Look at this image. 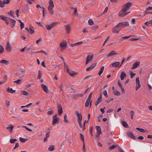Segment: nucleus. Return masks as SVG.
Returning a JSON list of instances; mask_svg holds the SVG:
<instances>
[{
    "mask_svg": "<svg viewBox=\"0 0 152 152\" xmlns=\"http://www.w3.org/2000/svg\"><path fill=\"white\" fill-rule=\"evenodd\" d=\"M120 64L119 62H116L115 63H113L112 64V66L113 67H116L118 66Z\"/></svg>",
    "mask_w": 152,
    "mask_h": 152,
    "instance_id": "26",
    "label": "nucleus"
},
{
    "mask_svg": "<svg viewBox=\"0 0 152 152\" xmlns=\"http://www.w3.org/2000/svg\"><path fill=\"white\" fill-rule=\"evenodd\" d=\"M58 122V118H53L52 124L53 125L57 124Z\"/></svg>",
    "mask_w": 152,
    "mask_h": 152,
    "instance_id": "22",
    "label": "nucleus"
},
{
    "mask_svg": "<svg viewBox=\"0 0 152 152\" xmlns=\"http://www.w3.org/2000/svg\"><path fill=\"white\" fill-rule=\"evenodd\" d=\"M102 100V99L98 98L96 102L95 103V104L96 106H97L99 103Z\"/></svg>",
    "mask_w": 152,
    "mask_h": 152,
    "instance_id": "41",
    "label": "nucleus"
},
{
    "mask_svg": "<svg viewBox=\"0 0 152 152\" xmlns=\"http://www.w3.org/2000/svg\"><path fill=\"white\" fill-rule=\"evenodd\" d=\"M114 94L115 95L119 96L120 95V92L118 91H115L114 92Z\"/></svg>",
    "mask_w": 152,
    "mask_h": 152,
    "instance_id": "57",
    "label": "nucleus"
},
{
    "mask_svg": "<svg viewBox=\"0 0 152 152\" xmlns=\"http://www.w3.org/2000/svg\"><path fill=\"white\" fill-rule=\"evenodd\" d=\"M103 94L106 97H108V95L107 94V91L106 90H105L104 91L103 93Z\"/></svg>",
    "mask_w": 152,
    "mask_h": 152,
    "instance_id": "56",
    "label": "nucleus"
},
{
    "mask_svg": "<svg viewBox=\"0 0 152 152\" xmlns=\"http://www.w3.org/2000/svg\"><path fill=\"white\" fill-rule=\"evenodd\" d=\"M90 101V100L87 99L85 104V106L86 107H87L88 106Z\"/></svg>",
    "mask_w": 152,
    "mask_h": 152,
    "instance_id": "36",
    "label": "nucleus"
},
{
    "mask_svg": "<svg viewBox=\"0 0 152 152\" xmlns=\"http://www.w3.org/2000/svg\"><path fill=\"white\" fill-rule=\"evenodd\" d=\"M10 0H3V4H8L10 2Z\"/></svg>",
    "mask_w": 152,
    "mask_h": 152,
    "instance_id": "40",
    "label": "nucleus"
},
{
    "mask_svg": "<svg viewBox=\"0 0 152 152\" xmlns=\"http://www.w3.org/2000/svg\"><path fill=\"white\" fill-rule=\"evenodd\" d=\"M64 27L66 30L67 33L69 34L70 32V26L69 24H68L64 26Z\"/></svg>",
    "mask_w": 152,
    "mask_h": 152,
    "instance_id": "20",
    "label": "nucleus"
},
{
    "mask_svg": "<svg viewBox=\"0 0 152 152\" xmlns=\"http://www.w3.org/2000/svg\"><path fill=\"white\" fill-rule=\"evenodd\" d=\"M21 79H18L17 80L15 81L14 82V83H16L17 84H19L21 82Z\"/></svg>",
    "mask_w": 152,
    "mask_h": 152,
    "instance_id": "60",
    "label": "nucleus"
},
{
    "mask_svg": "<svg viewBox=\"0 0 152 152\" xmlns=\"http://www.w3.org/2000/svg\"><path fill=\"white\" fill-rule=\"evenodd\" d=\"M128 26H129V23L128 22H120L118 24V26H120L121 29Z\"/></svg>",
    "mask_w": 152,
    "mask_h": 152,
    "instance_id": "6",
    "label": "nucleus"
},
{
    "mask_svg": "<svg viewBox=\"0 0 152 152\" xmlns=\"http://www.w3.org/2000/svg\"><path fill=\"white\" fill-rule=\"evenodd\" d=\"M94 57V55L93 54H88L86 57V65H87L89 63L91 62Z\"/></svg>",
    "mask_w": 152,
    "mask_h": 152,
    "instance_id": "4",
    "label": "nucleus"
},
{
    "mask_svg": "<svg viewBox=\"0 0 152 152\" xmlns=\"http://www.w3.org/2000/svg\"><path fill=\"white\" fill-rule=\"evenodd\" d=\"M28 9V7H24L22 9V11L23 12L26 13L27 12Z\"/></svg>",
    "mask_w": 152,
    "mask_h": 152,
    "instance_id": "42",
    "label": "nucleus"
},
{
    "mask_svg": "<svg viewBox=\"0 0 152 152\" xmlns=\"http://www.w3.org/2000/svg\"><path fill=\"white\" fill-rule=\"evenodd\" d=\"M75 9V11H74V14L75 15L77 16H78V13L77 12V8H76Z\"/></svg>",
    "mask_w": 152,
    "mask_h": 152,
    "instance_id": "59",
    "label": "nucleus"
},
{
    "mask_svg": "<svg viewBox=\"0 0 152 152\" xmlns=\"http://www.w3.org/2000/svg\"><path fill=\"white\" fill-rule=\"evenodd\" d=\"M4 48L3 46L0 44V53L4 52Z\"/></svg>",
    "mask_w": 152,
    "mask_h": 152,
    "instance_id": "47",
    "label": "nucleus"
},
{
    "mask_svg": "<svg viewBox=\"0 0 152 152\" xmlns=\"http://www.w3.org/2000/svg\"><path fill=\"white\" fill-rule=\"evenodd\" d=\"M96 65V63L92 64L90 66L87 68L86 70L87 71H89L93 69Z\"/></svg>",
    "mask_w": 152,
    "mask_h": 152,
    "instance_id": "11",
    "label": "nucleus"
},
{
    "mask_svg": "<svg viewBox=\"0 0 152 152\" xmlns=\"http://www.w3.org/2000/svg\"><path fill=\"white\" fill-rule=\"evenodd\" d=\"M60 45L61 49H64L66 47L67 43L66 42H62L60 43Z\"/></svg>",
    "mask_w": 152,
    "mask_h": 152,
    "instance_id": "12",
    "label": "nucleus"
},
{
    "mask_svg": "<svg viewBox=\"0 0 152 152\" xmlns=\"http://www.w3.org/2000/svg\"><path fill=\"white\" fill-rule=\"evenodd\" d=\"M129 74L130 76H135L136 75V74L133 72L131 71H129Z\"/></svg>",
    "mask_w": 152,
    "mask_h": 152,
    "instance_id": "50",
    "label": "nucleus"
},
{
    "mask_svg": "<svg viewBox=\"0 0 152 152\" xmlns=\"http://www.w3.org/2000/svg\"><path fill=\"white\" fill-rule=\"evenodd\" d=\"M21 94L24 95H27L28 94V92L25 91H21Z\"/></svg>",
    "mask_w": 152,
    "mask_h": 152,
    "instance_id": "37",
    "label": "nucleus"
},
{
    "mask_svg": "<svg viewBox=\"0 0 152 152\" xmlns=\"http://www.w3.org/2000/svg\"><path fill=\"white\" fill-rule=\"evenodd\" d=\"M17 140L16 139H11L10 140V142L11 143H14L15 141H17Z\"/></svg>",
    "mask_w": 152,
    "mask_h": 152,
    "instance_id": "51",
    "label": "nucleus"
},
{
    "mask_svg": "<svg viewBox=\"0 0 152 152\" xmlns=\"http://www.w3.org/2000/svg\"><path fill=\"white\" fill-rule=\"evenodd\" d=\"M57 108L58 114L61 115L63 113L62 108L61 105L59 104H57Z\"/></svg>",
    "mask_w": 152,
    "mask_h": 152,
    "instance_id": "10",
    "label": "nucleus"
},
{
    "mask_svg": "<svg viewBox=\"0 0 152 152\" xmlns=\"http://www.w3.org/2000/svg\"><path fill=\"white\" fill-rule=\"evenodd\" d=\"M23 127L25 128L29 132H31L32 131V130L31 129L28 128L26 126H23Z\"/></svg>",
    "mask_w": 152,
    "mask_h": 152,
    "instance_id": "64",
    "label": "nucleus"
},
{
    "mask_svg": "<svg viewBox=\"0 0 152 152\" xmlns=\"http://www.w3.org/2000/svg\"><path fill=\"white\" fill-rule=\"evenodd\" d=\"M34 27L32 26L31 25H30L29 27V29L28 32L30 34H32L34 32Z\"/></svg>",
    "mask_w": 152,
    "mask_h": 152,
    "instance_id": "18",
    "label": "nucleus"
},
{
    "mask_svg": "<svg viewBox=\"0 0 152 152\" xmlns=\"http://www.w3.org/2000/svg\"><path fill=\"white\" fill-rule=\"evenodd\" d=\"M24 23L23 22L21 23L20 25V27L21 29H22L24 27Z\"/></svg>",
    "mask_w": 152,
    "mask_h": 152,
    "instance_id": "62",
    "label": "nucleus"
},
{
    "mask_svg": "<svg viewBox=\"0 0 152 152\" xmlns=\"http://www.w3.org/2000/svg\"><path fill=\"white\" fill-rule=\"evenodd\" d=\"M126 134L129 137L131 138L134 140L136 139L135 137L133 135V133L131 132H127L126 133Z\"/></svg>",
    "mask_w": 152,
    "mask_h": 152,
    "instance_id": "14",
    "label": "nucleus"
},
{
    "mask_svg": "<svg viewBox=\"0 0 152 152\" xmlns=\"http://www.w3.org/2000/svg\"><path fill=\"white\" fill-rule=\"evenodd\" d=\"M140 62L139 61L136 62H135L133 65L132 69H135L137 68L138 66H139Z\"/></svg>",
    "mask_w": 152,
    "mask_h": 152,
    "instance_id": "19",
    "label": "nucleus"
},
{
    "mask_svg": "<svg viewBox=\"0 0 152 152\" xmlns=\"http://www.w3.org/2000/svg\"><path fill=\"white\" fill-rule=\"evenodd\" d=\"M19 146V144L18 142L16 143L15 145V147L13 148V149H15L17 148H18Z\"/></svg>",
    "mask_w": 152,
    "mask_h": 152,
    "instance_id": "63",
    "label": "nucleus"
},
{
    "mask_svg": "<svg viewBox=\"0 0 152 152\" xmlns=\"http://www.w3.org/2000/svg\"><path fill=\"white\" fill-rule=\"evenodd\" d=\"M147 14H152V12H150L145 11L144 12V16H145Z\"/></svg>",
    "mask_w": 152,
    "mask_h": 152,
    "instance_id": "61",
    "label": "nucleus"
},
{
    "mask_svg": "<svg viewBox=\"0 0 152 152\" xmlns=\"http://www.w3.org/2000/svg\"><path fill=\"white\" fill-rule=\"evenodd\" d=\"M96 129L97 131V133H99V134H102V133L101 132V129L100 126H96Z\"/></svg>",
    "mask_w": 152,
    "mask_h": 152,
    "instance_id": "21",
    "label": "nucleus"
},
{
    "mask_svg": "<svg viewBox=\"0 0 152 152\" xmlns=\"http://www.w3.org/2000/svg\"><path fill=\"white\" fill-rule=\"evenodd\" d=\"M80 138L83 141V143H85L84 137L82 134H80Z\"/></svg>",
    "mask_w": 152,
    "mask_h": 152,
    "instance_id": "48",
    "label": "nucleus"
},
{
    "mask_svg": "<svg viewBox=\"0 0 152 152\" xmlns=\"http://www.w3.org/2000/svg\"><path fill=\"white\" fill-rule=\"evenodd\" d=\"M135 36V35H129V36H125V37H121V39H127L129 38L130 37H131Z\"/></svg>",
    "mask_w": 152,
    "mask_h": 152,
    "instance_id": "43",
    "label": "nucleus"
},
{
    "mask_svg": "<svg viewBox=\"0 0 152 152\" xmlns=\"http://www.w3.org/2000/svg\"><path fill=\"white\" fill-rule=\"evenodd\" d=\"M0 63L7 65L8 64V61L5 60H2L0 61Z\"/></svg>",
    "mask_w": 152,
    "mask_h": 152,
    "instance_id": "33",
    "label": "nucleus"
},
{
    "mask_svg": "<svg viewBox=\"0 0 152 152\" xmlns=\"http://www.w3.org/2000/svg\"><path fill=\"white\" fill-rule=\"evenodd\" d=\"M120 76H126V74L124 71H122L121 73Z\"/></svg>",
    "mask_w": 152,
    "mask_h": 152,
    "instance_id": "58",
    "label": "nucleus"
},
{
    "mask_svg": "<svg viewBox=\"0 0 152 152\" xmlns=\"http://www.w3.org/2000/svg\"><path fill=\"white\" fill-rule=\"evenodd\" d=\"M136 85L135 87V89L137 91L141 87L139 77H137L136 79Z\"/></svg>",
    "mask_w": 152,
    "mask_h": 152,
    "instance_id": "8",
    "label": "nucleus"
},
{
    "mask_svg": "<svg viewBox=\"0 0 152 152\" xmlns=\"http://www.w3.org/2000/svg\"><path fill=\"white\" fill-rule=\"evenodd\" d=\"M7 91L9 93H15L16 91L15 90H13L12 88H10L9 87H8L7 89Z\"/></svg>",
    "mask_w": 152,
    "mask_h": 152,
    "instance_id": "23",
    "label": "nucleus"
},
{
    "mask_svg": "<svg viewBox=\"0 0 152 152\" xmlns=\"http://www.w3.org/2000/svg\"><path fill=\"white\" fill-rule=\"evenodd\" d=\"M104 66H102L101 67V68L100 69V70L98 73V74L99 75H100L102 74V73H103V72L104 71Z\"/></svg>",
    "mask_w": 152,
    "mask_h": 152,
    "instance_id": "29",
    "label": "nucleus"
},
{
    "mask_svg": "<svg viewBox=\"0 0 152 152\" xmlns=\"http://www.w3.org/2000/svg\"><path fill=\"white\" fill-rule=\"evenodd\" d=\"M131 115V118L132 119H133V116L134 114V111H131L130 112Z\"/></svg>",
    "mask_w": 152,
    "mask_h": 152,
    "instance_id": "45",
    "label": "nucleus"
},
{
    "mask_svg": "<svg viewBox=\"0 0 152 152\" xmlns=\"http://www.w3.org/2000/svg\"><path fill=\"white\" fill-rule=\"evenodd\" d=\"M144 24L146 26H148L149 24L152 25V20L145 22Z\"/></svg>",
    "mask_w": 152,
    "mask_h": 152,
    "instance_id": "31",
    "label": "nucleus"
},
{
    "mask_svg": "<svg viewBox=\"0 0 152 152\" xmlns=\"http://www.w3.org/2000/svg\"><path fill=\"white\" fill-rule=\"evenodd\" d=\"M118 54L114 50H112L110 51L109 53L106 55L105 58H109L110 57L113 56V57H117L116 56Z\"/></svg>",
    "mask_w": 152,
    "mask_h": 152,
    "instance_id": "5",
    "label": "nucleus"
},
{
    "mask_svg": "<svg viewBox=\"0 0 152 152\" xmlns=\"http://www.w3.org/2000/svg\"><path fill=\"white\" fill-rule=\"evenodd\" d=\"M14 127V126L12 124H10L9 125V127H6V129L10 132H12Z\"/></svg>",
    "mask_w": 152,
    "mask_h": 152,
    "instance_id": "16",
    "label": "nucleus"
},
{
    "mask_svg": "<svg viewBox=\"0 0 152 152\" xmlns=\"http://www.w3.org/2000/svg\"><path fill=\"white\" fill-rule=\"evenodd\" d=\"M121 29V27L119 26H118L117 25L113 28L112 32L115 34H117L118 33Z\"/></svg>",
    "mask_w": 152,
    "mask_h": 152,
    "instance_id": "7",
    "label": "nucleus"
},
{
    "mask_svg": "<svg viewBox=\"0 0 152 152\" xmlns=\"http://www.w3.org/2000/svg\"><path fill=\"white\" fill-rule=\"evenodd\" d=\"M7 14L10 16L13 17V18H14V12L12 11H10L9 12H7Z\"/></svg>",
    "mask_w": 152,
    "mask_h": 152,
    "instance_id": "34",
    "label": "nucleus"
},
{
    "mask_svg": "<svg viewBox=\"0 0 152 152\" xmlns=\"http://www.w3.org/2000/svg\"><path fill=\"white\" fill-rule=\"evenodd\" d=\"M20 140L22 142H25L28 140L27 139L21 137L19 138Z\"/></svg>",
    "mask_w": 152,
    "mask_h": 152,
    "instance_id": "30",
    "label": "nucleus"
},
{
    "mask_svg": "<svg viewBox=\"0 0 152 152\" xmlns=\"http://www.w3.org/2000/svg\"><path fill=\"white\" fill-rule=\"evenodd\" d=\"M67 116L66 114H65L64 116V121L66 123H67L68 122V121L67 118Z\"/></svg>",
    "mask_w": 152,
    "mask_h": 152,
    "instance_id": "39",
    "label": "nucleus"
},
{
    "mask_svg": "<svg viewBox=\"0 0 152 152\" xmlns=\"http://www.w3.org/2000/svg\"><path fill=\"white\" fill-rule=\"evenodd\" d=\"M136 129L137 130L139 131L140 132H142V133H145V132H147L148 131L146 130H145L143 129H140V128L137 127L136 128Z\"/></svg>",
    "mask_w": 152,
    "mask_h": 152,
    "instance_id": "24",
    "label": "nucleus"
},
{
    "mask_svg": "<svg viewBox=\"0 0 152 152\" xmlns=\"http://www.w3.org/2000/svg\"><path fill=\"white\" fill-rule=\"evenodd\" d=\"M0 19H1L2 20H4L5 19H8V18L6 17L4 15H0Z\"/></svg>",
    "mask_w": 152,
    "mask_h": 152,
    "instance_id": "46",
    "label": "nucleus"
},
{
    "mask_svg": "<svg viewBox=\"0 0 152 152\" xmlns=\"http://www.w3.org/2000/svg\"><path fill=\"white\" fill-rule=\"evenodd\" d=\"M117 147V145H113L110 147L109 149L110 150H113L116 148Z\"/></svg>",
    "mask_w": 152,
    "mask_h": 152,
    "instance_id": "44",
    "label": "nucleus"
},
{
    "mask_svg": "<svg viewBox=\"0 0 152 152\" xmlns=\"http://www.w3.org/2000/svg\"><path fill=\"white\" fill-rule=\"evenodd\" d=\"M83 95V94H75L74 96V98L75 99H77V98L78 97H82Z\"/></svg>",
    "mask_w": 152,
    "mask_h": 152,
    "instance_id": "32",
    "label": "nucleus"
},
{
    "mask_svg": "<svg viewBox=\"0 0 152 152\" xmlns=\"http://www.w3.org/2000/svg\"><path fill=\"white\" fill-rule=\"evenodd\" d=\"M37 53H43L45 55H47V52H46L44 50H41L40 51H38L36 52Z\"/></svg>",
    "mask_w": 152,
    "mask_h": 152,
    "instance_id": "52",
    "label": "nucleus"
},
{
    "mask_svg": "<svg viewBox=\"0 0 152 152\" xmlns=\"http://www.w3.org/2000/svg\"><path fill=\"white\" fill-rule=\"evenodd\" d=\"M108 8L107 7H106L105 9L104 10V11L103 12L102 14L100 16H101L102 15H103L108 10Z\"/></svg>",
    "mask_w": 152,
    "mask_h": 152,
    "instance_id": "55",
    "label": "nucleus"
},
{
    "mask_svg": "<svg viewBox=\"0 0 152 152\" xmlns=\"http://www.w3.org/2000/svg\"><path fill=\"white\" fill-rule=\"evenodd\" d=\"M83 42H80L77 43H74L73 44H71V46L72 47H73L75 46H77L79 45H81L83 43Z\"/></svg>",
    "mask_w": 152,
    "mask_h": 152,
    "instance_id": "27",
    "label": "nucleus"
},
{
    "mask_svg": "<svg viewBox=\"0 0 152 152\" xmlns=\"http://www.w3.org/2000/svg\"><path fill=\"white\" fill-rule=\"evenodd\" d=\"M41 87L45 92L47 93H48V89L46 86L44 84H42L41 85Z\"/></svg>",
    "mask_w": 152,
    "mask_h": 152,
    "instance_id": "17",
    "label": "nucleus"
},
{
    "mask_svg": "<svg viewBox=\"0 0 152 152\" xmlns=\"http://www.w3.org/2000/svg\"><path fill=\"white\" fill-rule=\"evenodd\" d=\"M53 113V110H51L47 112V114L48 115H52Z\"/></svg>",
    "mask_w": 152,
    "mask_h": 152,
    "instance_id": "53",
    "label": "nucleus"
},
{
    "mask_svg": "<svg viewBox=\"0 0 152 152\" xmlns=\"http://www.w3.org/2000/svg\"><path fill=\"white\" fill-rule=\"evenodd\" d=\"M68 73H69V75L72 76L77 75V74L78 73V72H76L74 71H72V72H70L69 71Z\"/></svg>",
    "mask_w": 152,
    "mask_h": 152,
    "instance_id": "28",
    "label": "nucleus"
},
{
    "mask_svg": "<svg viewBox=\"0 0 152 152\" xmlns=\"http://www.w3.org/2000/svg\"><path fill=\"white\" fill-rule=\"evenodd\" d=\"M75 114L78 118L77 121H82V117L81 113H79L78 112L76 111L75 112Z\"/></svg>",
    "mask_w": 152,
    "mask_h": 152,
    "instance_id": "13",
    "label": "nucleus"
},
{
    "mask_svg": "<svg viewBox=\"0 0 152 152\" xmlns=\"http://www.w3.org/2000/svg\"><path fill=\"white\" fill-rule=\"evenodd\" d=\"M88 22L89 25L91 26L94 24V22L91 19H90L88 20Z\"/></svg>",
    "mask_w": 152,
    "mask_h": 152,
    "instance_id": "35",
    "label": "nucleus"
},
{
    "mask_svg": "<svg viewBox=\"0 0 152 152\" xmlns=\"http://www.w3.org/2000/svg\"><path fill=\"white\" fill-rule=\"evenodd\" d=\"M132 6V3L130 2L124 4L123 6L122 9L119 12L118 15L120 17H123L125 16L126 15L130 13V12L127 13H126V12L127 10H129Z\"/></svg>",
    "mask_w": 152,
    "mask_h": 152,
    "instance_id": "1",
    "label": "nucleus"
},
{
    "mask_svg": "<svg viewBox=\"0 0 152 152\" xmlns=\"http://www.w3.org/2000/svg\"><path fill=\"white\" fill-rule=\"evenodd\" d=\"M49 5L48 7V10L49 12L51 15L54 14L53 8L54 7V4L53 0H50L49 1Z\"/></svg>",
    "mask_w": 152,
    "mask_h": 152,
    "instance_id": "2",
    "label": "nucleus"
},
{
    "mask_svg": "<svg viewBox=\"0 0 152 152\" xmlns=\"http://www.w3.org/2000/svg\"><path fill=\"white\" fill-rule=\"evenodd\" d=\"M6 51L8 52L11 51L12 50V47L9 41H7V43L6 45L5 48Z\"/></svg>",
    "mask_w": 152,
    "mask_h": 152,
    "instance_id": "9",
    "label": "nucleus"
},
{
    "mask_svg": "<svg viewBox=\"0 0 152 152\" xmlns=\"http://www.w3.org/2000/svg\"><path fill=\"white\" fill-rule=\"evenodd\" d=\"M54 150V146L53 145H51L49 146L48 148V150L50 151H52Z\"/></svg>",
    "mask_w": 152,
    "mask_h": 152,
    "instance_id": "38",
    "label": "nucleus"
},
{
    "mask_svg": "<svg viewBox=\"0 0 152 152\" xmlns=\"http://www.w3.org/2000/svg\"><path fill=\"white\" fill-rule=\"evenodd\" d=\"M59 23L58 22H53L49 25H45L46 28L48 30H50Z\"/></svg>",
    "mask_w": 152,
    "mask_h": 152,
    "instance_id": "3",
    "label": "nucleus"
},
{
    "mask_svg": "<svg viewBox=\"0 0 152 152\" xmlns=\"http://www.w3.org/2000/svg\"><path fill=\"white\" fill-rule=\"evenodd\" d=\"M8 19L10 20L11 21L10 24L11 25V27L12 28L14 27L15 26L16 21L15 20L12 19L9 17H8Z\"/></svg>",
    "mask_w": 152,
    "mask_h": 152,
    "instance_id": "15",
    "label": "nucleus"
},
{
    "mask_svg": "<svg viewBox=\"0 0 152 152\" xmlns=\"http://www.w3.org/2000/svg\"><path fill=\"white\" fill-rule=\"evenodd\" d=\"M98 28V26L96 25H95L92 27V29L94 30H96Z\"/></svg>",
    "mask_w": 152,
    "mask_h": 152,
    "instance_id": "49",
    "label": "nucleus"
},
{
    "mask_svg": "<svg viewBox=\"0 0 152 152\" xmlns=\"http://www.w3.org/2000/svg\"><path fill=\"white\" fill-rule=\"evenodd\" d=\"M81 121H77V122L80 126V127L81 128H83H83H84V126H83V125L81 123Z\"/></svg>",
    "mask_w": 152,
    "mask_h": 152,
    "instance_id": "54",
    "label": "nucleus"
},
{
    "mask_svg": "<svg viewBox=\"0 0 152 152\" xmlns=\"http://www.w3.org/2000/svg\"><path fill=\"white\" fill-rule=\"evenodd\" d=\"M121 123L123 125V126L126 128H128L129 127L128 125L126 122L124 121H121Z\"/></svg>",
    "mask_w": 152,
    "mask_h": 152,
    "instance_id": "25",
    "label": "nucleus"
}]
</instances>
